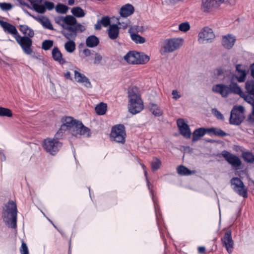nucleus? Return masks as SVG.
<instances>
[{"label": "nucleus", "mask_w": 254, "mask_h": 254, "mask_svg": "<svg viewBox=\"0 0 254 254\" xmlns=\"http://www.w3.org/2000/svg\"><path fill=\"white\" fill-rule=\"evenodd\" d=\"M215 74L218 77L224 76V80L229 86L223 84H218L213 86V92L219 93L222 97H227L231 93L238 94V75L231 70H225L221 68L216 69Z\"/></svg>", "instance_id": "1"}, {"label": "nucleus", "mask_w": 254, "mask_h": 254, "mask_svg": "<svg viewBox=\"0 0 254 254\" xmlns=\"http://www.w3.org/2000/svg\"><path fill=\"white\" fill-rule=\"evenodd\" d=\"M63 124L56 133V137H62L66 131L69 132L73 136H91L90 129L84 126L82 123L70 116L63 117L61 119Z\"/></svg>", "instance_id": "2"}, {"label": "nucleus", "mask_w": 254, "mask_h": 254, "mask_svg": "<svg viewBox=\"0 0 254 254\" xmlns=\"http://www.w3.org/2000/svg\"><path fill=\"white\" fill-rule=\"evenodd\" d=\"M17 205L15 202L9 200L2 209L1 217L3 222L11 228L17 227Z\"/></svg>", "instance_id": "3"}, {"label": "nucleus", "mask_w": 254, "mask_h": 254, "mask_svg": "<svg viewBox=\"0 0 254 254\" xmlns=\"http://www.w3.org/2000/svg\"><path fill=\"white\" fill-rule=\"evenodd\" d=\"M137 88H131L128 90V112L132 115L140 112L144 108L143 101L140 97L136 94Z\"/></svg>", "instance_id": "4"}, {"label": "nucleus", "mask_w": 254, "mask_h": 254, "mask_svg": "<svg viewBox=\"0 0 254 254\" xmlns=\"http://www.w3.org/2000/svg\"><path fill=\"white\" fill-rule=\"evenodd\" d=\"M61 138L56 137L55 134L54 138L45 139L43 142V148L50 154L56 155L63 146V143L59 140Z\"/></svg>", "instance_id": "5"}, {"label": "nucleus", "mask_w": 254, "mask_h": 254, "mask_svg": "<svg viewBox=\"0 0 254 254\" xmlns=\"http://www.w3.org/2000/svg\"><path fill=\"white\" fill-rule=\"evenodd\" d=\"M182 39L171 38L165 40L163 46L160 51L161 55L175 51L182 45Z\"/></svg>", "instance_id": "6"}, {"label": "nucleus", "mask_w": 254, "mask_h": 254, "mask_svg": "<svg viewBox=\"0 0 254 254\" xmlns=\"http://www.w3.org/2000/svg\"><path fill=\"white\" fill-rule=\"evenodd\" d=\"M126 132L125 127L123 124H119L112 127L110 136L118 143L124 144L126 141Z\"/></svg>", "instance_id": "7"}, {"label": "nucleus", "mask_w": 254, "mask_h": 254, "mask_svg": "<svg viewBox=\"0 0 254 254\" xmlns=\"http://www.w3.org/2000/svg\"><path fill=\"white\" fill-rule=\"evenodd\" d=\"M32 37L26 36H21L19 34L15 36V40L22 49L23 52L27 55H31L32 52Z\"/></svg>", "instance_id": "8"}, {"label": "nucleus", "mask_w": 254, "mask_h": 254, "mask_svg": "<svg viewBox=\"0 0 254 254\" xmlns=\"http://www.w3.org/2000/svg\"><path fill=\"white\" fill-rule=\"evenodd\" d=\"M219 157L223 156L225 159L232 166H234L235 169V174L238 172V156L234 155L227 150H223L218 154Z\"/></svg>", "instance_id": "9"}, {"label": "nucleus", "mask_w": 254, "mask_h": 254, "mask_svg": "<svg viewBox=\"0 0 254 254\" xmlns=\"http://www.w3.org/2000/svg\"><path fill=\"white\" fill-rule=\"evenodd\" d=\"M224 0H202L201 10L204 12H208L214 8L217 7Z\"/></svg>", "instance_id": "10"}, {"label": "nucleus", "mask_w": 254, "mask_h": 254, "mask_svg": "<svg viewBox=\"0 0 254 254\" xmlns=\"http://www.w3.org/2000/svg\"><path fill=\"white\" fill-rule=\"evenodd\" d=\"M223 246L225 247L229 254L232 253L234 249V242L232 240L231 231L227 230L224 236L221 238Z\"/></svg>", "instance_id": "11"}, {"label": "nucleus", "mask_w": 254, "mask_h": 254, "mask_svg": "<svg viewBox=\"0 0 254 254\" xmlns=\"http://www.w3.org/2000/svg\"><path fill=\"white\" fill-rule=\"evenodd\" d=\"M177 124L180 133L186 138L190 137L191 131L189 125L186 124L183 119H179L177 121Z\"/></svg>", "instance_id": "12"}, {"label": "nucleus", "mask_w": 254, "mask_h": 254, "mask_svg": "<svg viewBox=\"0 0 254 254\" xmlns=\"http://www.w3.org/2000/svg\"><path fill=\"white\" fill-rule=\"evenodd\" d=\"M0 25L2 27L4 32L11 34L14 38L15 36L19 35L16 28L8 22L0 20Z\"/></svg>", "instance_id": "13"}, {"label": "nucleus", "mask_w": 254, "mask_h": 254, "mask_svg": "<svg viewBox=\"0 0 254 254\" xmlns=\"http://www.w3.org/2000/svg\"><path fill=\"white\" fill-rule=\"evenodd\" d=\"M74 77L77 82L82 83L87 88H92V86L89 78L84 74L74 70Z\"/></svg>", "instance_id": "14"}, {"label": "nucleus", "mask_w": 254, "mask_h": 254, "mask_svg": "<svg viewBox=\"0 0 254 254\" xmlns=\"http://www.w3.org/2000/svg\"><path fill=\"white\" fill-rule=\"evenodd\" d=\"M210 129L208 128L199 127L195 129L192 133V141L194 142L198 141L201 137H203L206 133L209 134Z\"/></svg>", "instance_id": "15"}, {"label": "nucleus", "mask_w": 254, "mask_h": 254, "mask_svg": "<svg viewBox=\"0 0 254 254\" xmlns=\"http://www.w3.org/2000/svg\"><path fill=\"white\" fill-rule=\"evenodd\" d=\"M139 52L129 51L124 57V59L130 64H137V58Z\"/></svg>", "instance_id": "16"}, {"label": "nucleus", "mask_w": 254, "mask_h": 254, "mask_svg": "<svg viewBox=\"0 0 254 254\" xmlns=\"http://www.w3.org/2000/svg\"><path fill=\"white\" fill-rule=\"evenodd\" d=\"M198 37L205 41H209L214 38L215 35L212 29L207 27H204L202 30L198 34Z\"/></svg>", "instance_id": "17"}, {"label": "nucleus", "mask_w": 254, "mask_h": 254, "mask_svg": "<svg viewBox=\"0 0 254 254\" xmlns=\"http://www.w3.org/2000/svg\"><path fill=\"white\" fill-rule=\"evenodd\" d=\"M52 58L55 61L58 62L60 64L63 65L66 64V62L63 58V54L58 47H54L52 51Z\"/></svg>", "instance_id": "18"}, {"label": "nucleus", "mask_w": 254, "mask_h": 254, "mask_svg": "<svg viewBox=\"0 0 254 254\" xmlns=\"http://www.w3.org/2000/svg\"><path fill=\"white\" fill-rule=\"evenodd\" d=\"M134 12V7L130 3H127L121 7L120 14L122 17H127L132 14Z\"/></svg>", "instance_id": "19"}, {"label": "nucleus", "mask_w": 254, "mask_h": 254, "mask_svg": "<svg viewBox=\"0 0 254 254\" xmlns=\"http://www.w3.org/2000/svg\"><path fill=\"white\" fill-rule=\"evenodd\" d=\"M235 41V37L232 36V35L228 34L223 37L222 44L225 49H230L234 45Z\"/></svg>", "instance_id": "20"}, {"label": "nucleus", "mask_w": 254, "mask_h": 254, "mask_svg": "<svg viewBox=\"0 0 254 254\" xmlns=\"http://www.w3.org/2000/svg\"><path fill=\"white\" fill-rule=\"evenodd\" d=\"M229 123L231 125L238 126V105H234L231 111Z\"/></svg>", "instance_id": "21"}, {"label": "nucleus", "mask_w": 254, "mask_h": 254, "mask_svg": "<svg viewBox=\"0 0 254 254\" xmlns=\"http://www.w3.org/2000/svg\"><path fill=\"white\" fill-rule=\"evenodd\" d=\"M119 29L120 28L117 24L110 25L108 29L109 37L112 40L116 39L119 36Z\"/></svg>", "instance_id": "22"}, {"label": "nucleus", "mask_w": 254, "mask_h": 254, "mask_svg": "<svg viewBox=\"0 0 254 254\" xmlns=\"http://www.w3.org/2000/svg\"><path fill=\"white\" fill-rule=\"evenodd\" d=\"M19 30L24 35V36L33 37L34 36V30L25 24L19 25L18 26Z\"/></svg>", "instance_id": "23"}, {"label": "nucleus", "mask_w": 254, "mask_h": 254, "mask_svg": "<svg viewBox=\"0 0 254 254\" xmlns=\"http://www.w3.org/2000/svg\"><path fill=\"white\" fill-rule=\"evenodd\" d=\"M99 39L95 35L88 36L86 39V44L88 47L94 48L99 44Z\"/></svg>", "instance_id": "24"}, {"label": "nucleus", "mask_w": 254, "mask_h": 254, "mask_svg": "<svg viewBox=\"0 0 254 254\" xmlns=\"http://www.w3.org/2000/svg\"><path fill=\"white\" fill-rule=\"evenodd\" d=\"M37 20L42 25V26L46 29L49 30H54V27L50 21V20L46 17L39 18Z\"/></svg>", "instance_id": "25"}, {"label": "nucleus", "mask_w": 254, "mask_h": 254, "mask_svg": "<svg viewBox=\"0 0 254 254\" xmlns=\"http://www.w3.org/2000/svg\"><path fill=\"white\" fill-rule=\"evenodd\" d=\"M95 110L98 115H104L106 113L107 105L106 103L101 102L96 106Z\"/></svg>", "instance_id": "26"}, {"label": "nucleus", "mask_w": 254, "mask_h": 254, "mask_svg": "<svg viewBox=\"0 0 254 254\" xmlns=\"http://www.w3.org/2000/svg\"><path fill=\"white\" fill-rule=\"evenodd\" d=\"M150 111L156 117H160L162 115L163 112L157 105L150 103L149 105Z\"/></svg>", "instance_id": "27"}, {"label": "nucleus", "mask_w": 254, "mask_h": 254, "mask_svg": "<svg viewBox=\"0 0 254 254\" xmlns=\"http://www.w3.org/2000/svg\"><path fill=\"white\" fill-rule=\"evenodd\" d=\"M177 173L181 176H189L191 175L193 172L183 165L177 167Z\"/></svg>", "instance_id": "28"}, {"label": "nucleus", "mask_w": 254, "mask_h": 254, "mask_svg": "<svg viewBox=\"0 0 254 254\" xmlns=\"http://www.w3.org/2000/svg\"><path fill=\"white\" fill-rule=\"evenodd\" d=\"M150 57L143 52H139L137 58V64H144L148 63Z\"/></svg>", "instance_id": "29"}, {"label": "nucleus", "mask_w": 254, "mask_h": 254, "mask_svg": "<svg viewBox=\"0 0 254 254\" xmlns=\"http://www.w3.org/2000/svg\"><path fill=\"white\" fill-rule=\"evenodd\" d=\"M209 129H210L211 131H210L209 135H214L218 136H225L228 135V134L225 132L224 131L222 130L221 129L219 128H216V127H211L208 128Z\"/></svg>", "instance_id": "30"}, {"label": "nucleus", "mask_w": 254, "mask_h": 254, "mask_svg": "<svg viewBox=\"0 0 254 254\" xmlns=\"http://www.w3.org/2000/svg\"><path fill=\"white\" fill-rule=\"evenodd\" d=\"M131 40L136 44H143L145 42V38L141 36L137 33H132L130 34Z\"/></svg>", "instance_id": "31"}, {"label": "nucleus", "mask_w": 254, "mask_h": 254, "mask_svg": "<svg viewBox=\"0 0 254 254\" xmlns=\"http://www.w3.org/2000/svg\"><path fill=\"white\" fill-rule=\"evenodd\" d=\"M73 15L76 17H83L85 16L84 10L79 6L74 7L71 9Z\"/></svg>", "instance_id": "32"}, {"label": "nucleus", "mask_w": 254, "mask_h": 254, "mask_svg": "<svg viewBox=\"0 0 254 254\" xmlns=\"http://www.w3.org/2000/svg\"><path fill=\"white\" fill-rule=\"evenodd\" d=\"M64 48L68 53H71L76 49L75 43L73 40H68L65 43Z\"/></svg>", "instance_id": "33"}, {"label": "nucleus", "mask_w": 254, "mask_h": 254, "mask_svg": "<svg viewBox=\"0 0 254 254\" xmlns=\"http://www.w3.org/2000/svg\"><path fill=\"white\" fill-rule=\"evenodd\" d=\"M75 26L77 24L76 19L72 15H68L64 17V25Z\"/></svg>", "instance_id": "34"}, {"label": "nucleus", "mask_w": 254, "mask_h": 254, "mask_svg": "<svg viewBox=\"0 0 254 254\" xmlns=\"http://www.w3.org/2000/svg\"><path fill=\"white\" fill-rule=\"evenodd\" d=\"M162 164L161 160L157 157H153V160L151 163V169L153 171H157Z\"/></svg>", "instance_id": "35"}, {"label": "nucleus", "mask_w": 254, "mask_h": 254, "mask_svg": "<svg viewBox=\"0 0 254 254\" xmlns=\"http://www.w3.org/2000/svg\"><path fill=\"white\" fill-rule=\"evenodd\" d=\"M239 195L242 196L244 198L248 197L247 188L244 186L242 180L239 178Z\"/></svg>", "instance_id": "36"}, {"label": "nucleus", "mask_w": 254, "mask_h": 254, "mask_svg": "<svg viewBox=\"0 0 254 254\" xmlns=\"http://www.w3.org/2000/svg\"><path fill=\"white\" fill-rule=\"evenodd\" d=\"M13 115L11 110L8 108L0 107V116L12 117Z\"/></svg>", "instance_id": "37"}, {"label": "nucleus", "mask_w": 254, "mask_h": 254, "mask_svg": "<svg viewBox=\"0 0 254 254\" xmlns=\"http://www.w3.org/2000/svg\"><path fill=\"white\" fill-rule=\"evenodd\" d=\"M68 7L63 3H59L56 6V10L58 13L65 14L67 12Z\"/></svg>", "instance_id": "38"}, {"label": "nucleus", "mask_w": 254, "mask_h": 254, "mask_svg": "<svg viewBox=\"0 0 254 254\" xmlns=\"http://www.w3.org/2000/svg\"><path fill=\"white\" fill-rule=\"evenodd\" d=\"M243 92L241 88L239 87V96L243 97L245 100L248 103H254V92L251 95L243 96Z\"/></svg>", "instance_id": "39"}, {"label": "nucleus", "mask_w": 254, "mask_h": 254, "mask_svg": "<svg viewBox=\"0 0 254 254\" xmlns=\"http://www.w3.org/2000/svg\"><path fill=\"white\" fill-rule=\"evenodd\" d=\"M54 44V41L51 40H45L42 44V49L45 51L50 50Z\"/></svg>", "instance_id": "40"}, {"label": "nucleus", "mask_w": 254, "mask_h": 254, "mask_svg": "<svg viewBox=\"0 0 254 254\" xmlns=\"http://www.w3.org/2000/svg\"><path fill=\"white\" fill-rule=\"evenodd\" d=\"M242 157L244 160L248 163H253L254 162V155L251 152H244Z\"/></svg>", "instance_id": "41"}, {"label": "nucleus", "mask_w": 254, "mask_h": 254, "mask_svg": "<svg viewBox=\"0 0 254 254\" xmlns=\"http://www.w3.org/2000/svg\"><path fill=\"white\" fill-rule=\"evenodd\" d=\"M246 89L249 94L248 95H251L254 92V82L248 81L246 84Z\"/></svg>", "instance_id": "42"}, {"label": "nucleus", "mask_w": 254, "mask_h": 254, "mask_svg": "<svg viewBox=\"0 0 254 254\" xmlns=\"http://www.w3.org/2000/svg\"><path fill=\"white\" fill-rule=\"evenodd\" d=\"M64 30H66L68 31L73 34V38H75L77 35V29L75 26H65L64 28Z\"/></svg>", "instance_id": "43"}, {"label": "nucleus", "mask_w": 254, "mask_h": 254, "mask_svg": "<svg viewBox=\"0 0 254 254\" xmlns=\"http://www.w3.org/2000/svg\"><path fill=\"white\" fill-rule=\"evenodd\" d=\"M190 29V25L189 22H186L181 23L179 26V29L181 31L187 32Z\"/></svg>", "instance_id": "44"}, {"label": "nucleus", "mask_w": 254, "mask_h": 254, "mask_svg": "<svg viewBox=\"0 0 254 254\" xmlns=\"http://www.w3.org/2000/svg\"><path fill=\"white\" fill-rule=\"evenodd\" d=\"M212 112L217 119L224 121L225 119L223 115L218 109L216 108L212 109Z\"/></svg>", "instance_id": "45"}, {"label": "nucleus", "mask_w": 254, "mask_h": 254, "mask_svg": "<svg viewBox=\"0 0 254 254\" xmlns=\"http://www.w3.org/2000/svg\"><path fill=\"white\" fill-rule=\"evenodd\" d=\"M231 186L235 191L238 193V177H234L231 180Z\"/></svg>", "instance_id": "46"}, {"label": "nucleus", "mask_w": 254, "mask_h": 254, "mask_svg": "<svg viewBox=\"0 0 254 254\" xmlns=\"http://www.w3.org/2000/svg\"><path fill=\"white\" fill-rule=\"evenodd\" d=\"M241 64H239V67ZM247 76V72L245 70L241 69L239 68V82H244Z\"/></svg>", "instance_id": "47"}, {"label": "nucleus", "mask_w": 254, "mask_h": 254, "mask_svg": "<svg viewBox=\"0 0 254 254\" xmlns=\"http://www.w3.org/2000/svg\"><path fill=\"white\" fill-rule=\"evenodd\" d=\"M33 8L36 12L41 14H43L46 11L45 6H44V5L40 4V3L34 6Z\"/></svg>", "instance_id": "48"}, {"label": "nucleus", "mask_w": 254, "mask_h": 254, "mask_svg": "<svg viewBox=\"0 0 254 254\" xmlns=\"http://www.w3.org/2000/svg\"><path fill=\"white\" fill-rule=\"evenodd\" d=\"M100 22L104 27H106L109 25H110L111 21L108 16H106L103 17Z\"/></svg>", "instance_id": "49"}, {"label": "nucleus", "mask_w": 254, "mask_h": 254, "mask_svg": "<svg viewBox=\"0 0 254 254\" xmlns=\"http://www.w3.org/2000/svg\"><path fill=\"white\" fill-rule=\"evenodd\" d=\"M0 7L2 10H9L12 7V5L10 3H0Z\"/></svg>", "instance_id": "50"}, {"label": "nucleus", "mask_w": 254, "mask_h": 254, "mask_svg": "<svg viewBox=\"0 0 254 254\" xmlns=\"http://www.w3.org/2000/svg\"><path fill=\"white\" fill-rule=\"evenodd\" d=\"M20 252L21 254H29V251L26 244L22 242L21 246L20 248Z\"/></svg>", "instance_id": "51"}, {"label": "nucleus", "mask_w": 254, "mask_h": 254, "mask_svg": "<svg viewBox=\"0 0 254 254\" xmlns=\"http://www.w3.org/2000/svg\"><path fill=\"white\" fill-rule=\"evenodd\" d=\"M55 20L57 24L64 28L65 26L64 25V17L62 16H58L55 19Z\"/></svg>", "instance_id": "52"}, {"label": "nucleus", "mask_w": 254, "mask_h": 254, "mask_svg": "<svg viewBox=\"0 0 254 254\" xmlns=\"http://www.w3.org/2000/svg\"><path fill=\"white\" fill-rule=\"evenodd\" d=\"M44 6L45 9H47L49 10H51L54 8V3L53 2L49 1H45L44 2Z\"/></svg>", "instance_id": "53"}, {"label": "nucleus", "mask_w": 254, "mask_h": 254, "mask_svg": "<svg viewBox=\"0 0 254 254\" xmlns=\"http://www.w3.org/2000/svg\"><path fill=\"white\" fill-rule=\"evenodd\" d=\"M102 60V56L98 53H95L94 64H99Z\"/></svg>", "instance_id": "54"}, {"label": "nucleus", "mask_w": 254, "mask_h": 254, "mask_svg": "<svg viewBox=\"0 0 254 254\" xmlns=\"http://www.w3.org/2000/svg\"><path fill=\"white\" fill-rule=\"evenodd\" d=\"M62 34L69 40H71L70 39L73 38V34L71 32H66L64 30L62 31Z\"/></svg>", "instance_id": "55"}, {"label": "nucleus", "mask_w": 254, "mask_h": 254, "mask_svg": "<svg viewBox=\"0 0 254 254\" xmlns=\"http://www.w3.org/2000/svg\"><path fill=\"white\" fill-rule=\"evenodd\" d=\"M142 167H143V169H144V175H145V177H146V183H147V187H148V189H149V190H150V191L151 192V191H152V190H150V182H149V180L148 178V177H147V172L146 170H145L146 167H145V166L144 165H142Z\"/></svg>", "instance_id": "56"}, {"label": "nucleus", "mask_w": 254, "mask_h": 254, "mask_svg": "<svg viewBox=\"0 0 254 254\" xmlns=\"http://www.w3.org/2000/svg\"><path fill=\"white\" fill-rule=\"evenodd\" d=\"M32 5L33 7L42 2L43 0H28Z\"/></svg>", "instance_id": "57"}, {"label": "nucleus", "mask_w": 254, "mask_h": 254, "mask_svg": "<svg viewBox=\"0 0 254 254\" xmlns=\"http://www.w3.org/2000/svg\"><path fill=\"white\" fill-rule=\"evenodd\" d=\"M75 27L77 28V31H80V32H82L85 30L84 26L80 23H77V24L75 25Z\"/></svg>", "instance_id": "58"}, {"label": "nucleus", "mask_w": 254, "mask_h": 254, "mask_svg": "<svg viewBox=\"0 0 254 254\" xmlns=\"http://www.w3.org/2000/svg\"><path fill=\"white\" fill-rule=\"evenodd\" d=\"M172 94L173 95V98L175 99H178L181 97V95L179 94L178 92L176 90H173Z\"/></svg>", "instance_id": "59"}, {"label": "nucleus", "mask_w": 254, "mask_h": 254, "mask_svg": "<svg viewBox=\"0 0 254 254\" xmlns=\"http://www.w3.org/2000/svg\"><path fill=\"white\" fill-rule=\"evenodd\" d=\"M83 53L85 57H89L91 55V51L88 49H85L83 51Z\"/></svg>", "instance_id": "60"}, {"label": "nucleus", "mask_w": 254, "mask_h": 254, "mask_svg": "<svg viewBox=\"0 0 254 254\" xmlns=\"http://www.w3.org/2000/svg\"><path fill=\"white\" fill-rule=\"evenodd\" d=\"M198 252L199 254H204L205 252V248L203 246H200L197 248Z\"/></svg>", "instance_id": "61"}, {"label": "nucleus", "mask_w": 254, "mask_h": 254, "mask_svg": "<svg viewBox=\"0 0 254 254\" xmlns=\"http://www.w3.org/2000/svg\"><path fill=\"white\" fill-rule=\"evenodd\" d=\"M156 223H157L158 229L160 230V226L162 225V221H161V220H160L159 219V218H158V216L157 215V214H156Z\"/></svg>", "instance_id": "62"}, {"label": "nucleus", "mask_w": 254, "mask_h": 254, "mask_svg": "<svg viewBox=\"0 0 254 254\" xmlns=\"http://www.w3.org/2000/svg\"><path fill=\"white\" fill-rule=\"evenodd\" d=\"M0 156L1 161H4L6 160V157L2 150H0Z\"/></svg>", "instance_id": "63"}, {"label": "nucleus", "mask_w": 254, "mask_h": 254, "mask_svg": "<svg viewBox=\"0 0 254 254\" xmlns=\"http://www.w3.org/2000/svg\"><path fill=\"white\" fill-rule=\"evenodd\" d=\"M251 75L254 78V63L251 65Z\"/></svg>", "instance_id": "64"}]
</instances>
